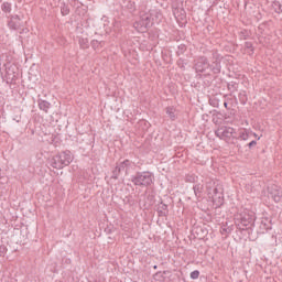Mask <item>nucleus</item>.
Returning <instances> with one entry per match:
<instances>
[{
	"label": "nucleus",
	"mask_w": 282,
	"mask_h": 282,
	"mask_svg": "<svg viewBox=\"0 0 282 282\" xmlns=\"http://www.w3.org/2000/svg\"><path fill=\"white\" fill-rule=\"evenodd\" d=\"M207 194L210 199H221L224 197V187L219 181L210 180L206 183Z\"/></svg>",
	"instance_id": "nucleus-1"
},
{
	"label": "nucleus",
	"mask_w": 282,
	"mask_h": 282,
	"mask_svg": "<svg viewBox=\"0 0 282 282\" xmlns=\"http://www.w3.org/2000/svg\"><path fill=\"white\" fill-rule=\"evenodd\" d=\"M254 221V214L252 212H242L236 216V226L239 230H246Z\"/></svg>",
	"instance_id": "nucleus-2"
},
{
	"label": "nucleus",
	"mask_w": 282,
	"mask_h": 282,
	"mask_svg": "<svg viewBox=\"0 0 282 282\" xmlns=\"http://www.w3.org/2000/svg\"><path fill=\"white\" fill-rule=\"evenodd\" d=\"M153 21L154 19L151 13L141 14V19L139 22L134 23V28L137 32H147V29L153 25Z\"/></svg>",
	"instance_id": "nucleus-3"
},
{
	"label": "nucleus",
	"mask_w": 282,
	"mask_h": 282,
	"mask_svg": "<svg viewBox=\"0 0 282 282\" xmlns=\"http://www.w3.org/2000/svg\"><path fill=\"white\" fill-rule=\"evenodd\" d=\"M132 182L135 186H151L153 184V175L149 172L138 173Z\"/></svg>",
	"instance_id": "nucleus-4"
},
{
	"label": "nucleus",
	"mask_w": 282,
	"mask_h": 282,
	"mask_svg": "<svg viewBox=\"0 0 282 282\" xmlns=\"http://www.w3.org/2000/svg\"><path fill=\"white\" fill-rule=\"evenodd\" d=\"M216 135L220 140H225V142H230L232 135H235V129L230 127H220L216 130Z\"/></svg>",
	"instance_id": "nucleus-5"
},
{
	"label": "nucleus",
	"mask_w": 282,
	"mask_h": 282,
	"mask_svg": "<svg viewBox=\"0 0 282 282\" xmlns=\"http://www.w3.org/2000/svg\"><path fill=\"white\" fill-rule=\"evenodd\" d=\"M268 197H269V199H273V202H275V204H279V202H281V199H282L281 187H279V185H274V184L268 186Z\"/></svg>",
	"instance_id": "nucleus-6"
},
{
	"label": "nucleus",
	"mask_w": 282,
	"mask_h": 282,
	"mask_svg": "<svg viewBox=\"0 0 282 282\" xmlns=\"http://www.w3.org/2000/svg\"><path fill=\"white\" fill-rule=\"evenodd\" d=\"M131 166V161L129 160H124L123 162H121L120 164H118L115 169V171H112V180H118L120 173H124L127 175L129 169Z\"/></svg>",
	"instance_id": "nucleus-7"
},
{
	"label": "nucleus",
	"mask_w": 282,
	"mask_h": 282,
	"mask_svg": "<svg viewBox=\"0 0 282 282\" xmlns=\"http://www.w3.org/2000/svg\"><path fill=\"white\" fill-rule=\"evenodd\" d=\"M210 64L208 63V58L198 57L194 63V69L197 74H204L207 69H209Z\"/></svg>",
	"instance_id": "nucleus-8"
},
{
	"label": "nucleus",
	"mask_w": 282,
	"mask_h": 282,
	"mask_svg": "<svg viewBox=\"0 0 282 282\" xmlns=\"http://www.w3.org/2000/svg\"><path fill=\"white\" fill-rule=\"evenodd\" d=\"M59 162L62 163V166L65 169V166H69L72 162L74 161V156L72 155V152L65 151L58 154Z\"/></svg>",
	"instance_id": "nucleus-9"
},
{
	"label": "nucleus",
	"mask_w": 282,
	"mask_h": 282,
	"mask_svg": "<svg viewBox=\"0 0 282 282\" xmlns=\"http://www.w3.org/2000/svg\"><path fill=\"white\" fill-rule=\"evenodd\" d=\"M23 25V21L17 15L12 17L9 21L10 30H20Z\"/></svg>",
	"instance_id": "nucleus-10"
},
{
	"label": "nucleus",
	"mask_w": 282,
	"mask_h": 282,
	"mask_svg": "<svg viewBox=\"0 0 282 282\" xmlns=\"http://www.w3.org/2000/svg\"><path fill=\"white\" fill-rule=\"evenodd\" d=\"M50 166L57 170L64 169L63 163H61V156H58V154L50 160Z\"/></svg>",
	"instance_id": "nucleus-11"
},
{
	"label": "nucleus",
	"mask_w": 282,
	"mask_h": 282,
	"mask_svg": "<svg viewBox=\"0 0 282 282\" xmlns=\"http://www.w3.org/2000/svg\"><path fill=\"white\" fill-rule=\"evenodd\" d=\"M158 213L160 217H166L169 215V206L164 203L158 205Z\"/></svg>",
	"instance_id": "nucleus-12"
},
{
	"label": "nucleus",
	"mask_w": 282,
	"mask_h": 282,
	"mask_svg": "<svg viewBox=\"0 0 282 282\" xmlns=\"http://www.w3.org/2000/svg\"><path fill=\"white\" fill-rule=\"evenodd\" d=\"M193 188L196 197L202 195V191H204V180H200L197 183H195Z\"/></svg>",
	"instance_id": "nucleus-13"
},
{
	"label": "nucleus",
	"mask_w": 282,
	"mask_h": 282,
	"mask_svg": "<svg viewBox=\"0 0 282 282\" xmlns=\"http://www.w3.org/2000/svg\"><path fill=\"white\" fill-rule=\"evenodd\" d=\"M209 69H210V72H213L214 74H219V72H221V65H220L219 62L216 59L215 62H213L212 64H209Z\"/></svg>",
	"instance_id": "nucleus-14"
},
{
	"label": "nucleus",
	"mask_w": 282,
	"mask_h": 282,
	"mask_svg": "<svg viewBox=\"0 0 282 282\" xmlns=\"http://www.w3.org/2000/svg\"><path fill=\"white\" fill-rule=\"evenodd\" d=\"M39 108L41 109V111H44V113H47V109H50V102L45 100H40Z\"/></svg>",
	"instance_id": "nucleus-15"
},
{
	"label": "nucleus",
	"mask_w": 282,
	"mask_h": 282,
	"mask_svg": "<svg viewBox=\"0 0 282 282\" xmlns=\"http://www.w3.org/2000/svg\"><path fill=\"white\" fill-rule=\"evenodd\" d=\"M166 113L171 118V120H175V118H177L176 110L173 107L166 108Z\"/></svg>",
	"instance_id": "nucleus-16"
},
{
	"label": "nucleus",
	"mask_w": 282,
	"mask_h": 282,
	"mask_svg": "<svg viewBox=\"0 0 282 282\" xmlns=\"http://www.w3.org/2000/svg\"><path fill=\"white\" fill-rule=\"evenodd\" d=\"M199 181V177L195 176L194 174H189L186 176V182H189V184H197Z\"/></svg>",
	"instance_id": "nucleus-17"
},
{
	"label": "nucleus",
	"mask_w": 282,
	"mask_h": 282,
	"mask_svg": "<svg viewBox=\"0 0 282 282\" xmlns=\"http://www.w3.org/2000/svg\"><path fill=\"white\" fill-rule=\"evenodd\" d=\"M91 46L94 47V50H98L99 46L102 47V42H98V40H93Z\"/></svg>",
	"instance_id": "nucleus-18"
},
{
	"label": "nucleus",
	"mask_w": 282,
	"mask_h": 282,
	"mask_svg": "<svg viewBox=\"0 0 282 282\" xmlns=\"http://www.w3.org/2000/svg\"><path fill=\"white\" fill-rule=\"evenodd\" d=\"M249 137H250V135L248 134V131H246V130H243V131L240 132V134H239V138H240L241 140H248Z\"/></svg>",
	"instance_id": "nucleus-19"
},
{
	"label": "nucleus",
	"mask_w": 282,
	"mask_h": 282,
	"mask_svg": "<svg viewBox=\"0 0 282 282\" xmlns=\"http://www.w3.org/2000/svg\"><path fill=\"white\" fill-rule=\"evenodd\" d=\"M3 12H10V3L6 2L2 4Z\"/></svg>",
	"instance_id": "nucleus-20"
},
{
	"label": "nucleus",
	"mask_w": 282,
	"mask_h": 282,
	"mask_svg": "<svg viewBox=\"0 0 282 282\" xmlns=\"http://www.w3.org/2000/svg\"><path fill=\"white\" fill-rule=\"evenodd\" d=\"M191 279H199V271L195 270L191 273Z\"/></svg>",
	"instance_id": "nucleus-21"
},
{
	"label": "nucleus",
	"mask_w": 282,
	"mask_h": 282,
	"mask_svg": "<svg viewBox=\"0 0 282 282\" xmlns=\"http://www.w3.org/2000/svg\"><path fill=\"white\" fill-rule=\"evenodd\" d=\"M62 14H63L64 17L67 15V14H69V9L63 8V9H62Z\"/></svg>",
	"instance_id": "nucleus-22"
},
{
	"label": "nucleus",
	"mask_w": 282,
	"mask_h": 282,
	"mask_svg": "<svg viewBox=\"0 0 282 282\" xmlns=\"http://www.w3.org/2000/svg\"><path fill=\"white\" fill-rule=\"evenodd\" d=\"M249 149H252V147H257V141H251L249 144H248Z\"/></svg>",
	"instance_id": "nucleus-23"
},
{
	"label": "nucleus",
	"mask_w": 282,
	"mask_h": 282,
	"mask_svg": "<svg viewBox=\"0 0 282 282\" xmlns=\"http://www.w3.org/2000/svg\"><path fill=\"white\" fill-rule=\"evenodd\" d=\"M274 4L278 6V7H279V10L282 12V2H281V3L274 2Z\"/></svg>",
	"instance_id": "nucleus-24"
},
{
	"label": "nucleus",
	"mask_w": 282,
	"mask_h": 282,
	"mask_svg": "<svg viewBox=\"0 0 282 282\" xmlns=\"http://www.w3.org/2000/svg\"><path fill=\"white\" fill-rule=\"evenodd\" d=\"M225 107H228V104H227V102H225Z\"/></svg>",
	"instance_id": "nucleus-25"
},
{
	"label": "nucleus",
	"mask_w": 282,
	"mask_h": 282,
	"mask_svg": "<svg viewBox=\"0 0 282 282\" xmlns=\"http://www.w3.org/2000/svg\"><path fill=\"white\" fill-rule=\"evenodd\" d=\"M254 138H257V133H253Z\"/></svg>",
	"instance_id": "nucleus-26"
}]
</instances>
